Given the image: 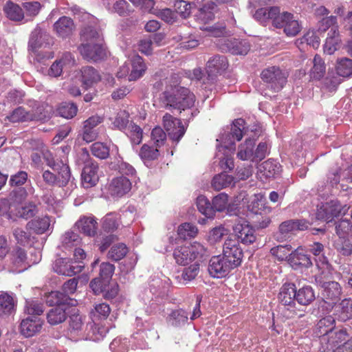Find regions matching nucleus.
Segmentation results:
<instances>
[{
    "label": "nucleus",
    "mask_w": 352,
    "mask_h": 352,
    "mask_svg": "<svg viewBox=\"0 0 352 352\" xmlns=\"http://www.w3.org/2000/svg\"><path fill=\"white\" fill-rule=\"evenodd\" d=\"M173 256L179 265H186L192 261L188 246L177 248L173 252Z\"/></svg>",
    "instance_id": "obj_47"
},
{
    "label": "nucleus",
    "mask_w": 352,
    "mask_h": 352,
    "mask_svg": "<svg viewBox=\"0 0 352 352\" xmlns=\"http://www.w3.org/2000/svg\"><path fill=\"white\" fill-rule=\"evenodd\" d=\"M163 125L168 132L169 138L177 142L180 140L186 132L181 120L173 117L169 113H166L163 116Z\"/></svg>",
    "instance_id": "obj_13"
},
{
    "label": "nucleus",
    "mask_w": 352,
    "mask_h": 352,
    "mask_svg": "<svg viewBox=\"0 0 352 352\" xmlns=\"http://www.w3.org/2000/svg\"><path fill=\"white\" fill-rule=\"evenodd\" d=\"M67 317L66 305H58L53 307L47 314V322L51 325H57L63 322Z\"/></svg>",
    "instance_id": "obj_30"
},
{
    "label": "nucleus",
    "mask_w": 352,
    "mask_h": 352,
    "mask_svg": "<svg viewBox=\"0 0 352 352\" xmlns=\"http://www.w3.org/2000/svg\"><path fill=\"white\" fill-rule=\"evenodd\" d=\"M348 338L349 335L345 329L338 330L334 329L327 336H324L323 338H321V343L327 344V348H328L329 346H333L342 343V342H344V343L349 342L347 340Z\"/></svg>",
    "instance_id": "obj_26"
},
{
    "label": "nucleus",
    "mask_w": 352,
    "mask_h": 352,
    "mask_svg": "<svg viewBox=\"0 0 352 352\" xmlns=\"http://www.w3.org/2000/svg\"><path fill=\"white\" fill-rule=\"evenodd\" d=\"M14 309L13 298L7 293L0 295V315L10 314Z\"/></svg>",
    "instance_id": "obj_49"
},
{
    "label": "nucleus",
    "mask_w": 352,
    "mask_h": 352,
    "mask_svg": "<svg viewBox=\"0 0 352 352\" xmlns=\"http://www.w3.org/2000/svg\"><path fill=\"white\" fill-rule=\"evenodd\" d=\"M336 318L342 322H345L352 318V302L348 299H344L336 306L335 309Z\"/></svg>",
    "instance_id": "obj_36"
},
{
    "label": "nucleus",
    "mask_w": 352,
    "mask_h": 352,
    "mask_svg": "<svg viewBox=\"0 0 352 352\" xmlns=\"http://www.w3.org/2000/svg\"><path fill=\"white\" fill-rule=\"evenodd\" d=\"M279 168L278 164L271 160L265 161L258 167L259 170L263 173L266 177H273L278 173Z\"/></svg>",
    "instance_id": "obj_55"
},
{
    "label": "nucleus",
    "mask_w": 352,
    "mask_h": 352,
    "mask_svg": "<svg viewBox=\"0 0 352 352\" xmlns=\"http://www.w3.org/2000/svg\"><path fill=\"white\" fill-rule=\"evenodd\" d=\"M336 70L339 76L350 77L352 76V59L346 57L338 58Z\"/></svg>",
    "instance_id": "obj_39"
},
{
    "label": "nucleus",
    "mask_w": 352,
    "mask_h": 352,
    "mask_svg": "<svg viewBox=\"0 0 352 352\" xmlns=\"http://www.w3.org/2000/svg\"><path fill=\"white\" fill-rule=\"evenodd\" d=\"M78 108L74 103L63 102L58 108V114L65 118L70 119L77 113Z\"/></svg>",
    "instance_id": "obj_56"
},
{
    "label": "nucleus",
    "mask_w": 352,
    "mask_h": 352,
    "mask_svg": "<svg viewBox=\"0 0 352 352\" xmlns=\"http://www.w3.org/2000/svg\"><path fill=\"white\" fill-rule=\"evenodd\" d=\"M295 296L298 303L303 306L310 305L316 298L314 291L309 285L303 286L298 290L296 289Z\"/></svg>",
    "instance_id": "obj_31"
},
{
    "label": "nucleus",
    "mask_w": 352,
    "mask_h": 352,
    "mask_svg": "<svg viewBox=\"0 0 352 352\" xmlns=\"http://www.w3.org/2000/svg\"><path fill=\"white\" fill-rule=\"evenodd\" d=\"M52 169L57 172L58 175H56L50 170H45L43 173L45 182L50 186H65L71 177L69 166L60 162V163L54 164Z\"/></svg>",
    "instance_id": "obj_6"
},
{
    "label": "nucleus",
    "mask_w": 352,
    "mask_h": 352,
    "mask_svg": "<svg viewBox=\"0 0 352 352\" xmlns=\"http://www.w3.org/2000/svg\"><path fill=\"white\" fill-rule=\"evenodd\" d=\"M111 312L110 307L105 302L98 303L94 306L91 310V314L94 320L107 318Z\"/></svg>",
    "instance_id": "obj_57"
},
{
    "label": "nucleus",
    "mask_w": 352,
    "mask_h": 352,
    "mask_svg": "<svg viewBox=\"0 0 352 352\" xmlns=\"http://www.w3.org/2000/svg\"><path fill=\"white\" fill-rule=\"evenodd\" d=\"M85 318V317L79 314H73L69 317V330L75 333L81 331L83 329Z\"/></svg>",
    "instance_id": "obj_63"
},
{
    "label": "nucleus",
    "mask_w": 352,
    "mask_h": 352,
    "mask_svg": "<svg viewBox=\"0 0 352 352\" xmlns=\"http://www.w3.org/2000/svg\"><path fill=\"white\" fill-rule=\"evenodd\" d=\"M69 298L66 294L58 291H53L45 295V301L49 306L66 305L69 303Z\"/></svg>",
    "instance_id": "obj_42"
},
{
    "label": "nucleus",
    "mask_w": 352,
    "mask_h": 352,
    "mask_svg": "<svg viewBox=\"0 0 352 352\" xmlns=\"http://www.w3.org/2000/svg\"><path fill=\"white\" fill-rule=\"evenodd\" d=\"M288 74L279 67L271 66L264 69L261 78L265 83L275 91H279L287 81Z\"/></svg>",
    "instance_id": "obj_8"
},
{
    "label": "nucleus",
    "mask_w": 352,
    "mask_h": 352,
    "mask_svg": "<svg viewBox=\"0 0 352 352\" xmlns=\"http://www.w3.org/2000/svg\"><path fill=\"white\" fill-rule=\"evenodd\" d=\"M188 319V315L187 312L182 309L173 311L168 317L169 322L175 327L184 324Z\"/></svg>",
    "instance_id": "obj_50"
},
{
    "label": "nucleus",
    "mask_w": 352,
    "mask_h": 352,
    "mask_svg": "<svg viewBox=\"0 0 352 352\" xmlns=\"http://www.w3.org/2000/svg\"><path fill=\"white\" fill-rule=\"evenodd\" d=\"M168 83L161 97L164 108L177 109L181 113L182 111L190 109L194 106L195 95L188 89L179 86V80L177 76H172Z\"/></svg>",
    "instance_id": "obj_3"
},
{
    "label": "nucleus",
    "mask_w": 352,
    "mask_h": 352,
    "mask_svg": "<svg viewBox=\"0 0 352 352\" xmlns=\"http://www.w3.org/2000/svg\"><path fill=\"white\" fill-rule=\"evenodd\" d=\"M234 184V177L226 173H221L215 175L212 180V187L215 190H221L232 186Z\"/></svg>",
    "instance_id": "obj_40"
},
{
    "label": "nucleus",
    "mask_w": 352,
    "mask_h": 352,
    "mask_svg": "<svg viewBox=\"0 0 352 352\" xmlns=\"http://www.w3.org/2000/svg\"><path fill=\"white\" fill-rule=\"evenodd\" d=\"M309 223L304 219H292L283 222L279 226V232L276 234L278 241H284L290 237L291 234L296 231H303L308 229Z\"/></svg>",
    "instance_id": "obj_11"
},
{
    "label": "nucleus",
    "mask_w": 352,
    "mask_h": 352,
    "mask_svg": "<svg viewBox=\"0 0 352 352\" xmlns=\"http://www.w3.org/2000/svg\"><path fill=\"white\" fill-rule=\"evenodd\" d=\"M288 261L293 266H302L309 267L312 265L310 257L304 253L301 247H298L291 252Z\"/></svg>",
    "instance_id": "obj_28"
},
{
    "label": "nucleus",
    "mask_w": 352,
    "mask_h": 352,
    "mask_svg": "<svg viewBox=\"0 0 352 352\" xmlns=\"http://www.w3.org/2000/svg\"><path fill=\"white\" fill-rule=\"evenodd\" d=\"M42 325L43 321L38 317H28L22 320L20 331L25 337L30 338L40 332Z\"/></svg>",
    "instance_id": "obj_18"
},
{
    "label": "nucleus",
    "mask_w": 352,
    "mask_h": 352,
    "mask_svg": "<svg viewBox=\"0 0 352 352\" xmlns=\"http://www.w3.org/2000/svg\"><path fill=\"white\" fill-rule=\"evenodd\" d=\"M216 6L215 3L213 1H207L197 10V13L195 14V20L199 23L206 26V24L213 19V11Z\"/></svg>",
    "instance_id": "obj_23"
},
{
    "label": "nucleus",
    "mask_w": 352,
    "mask_h": 352,
    "mask_svg": "<svg viewBox=\"0 0 352 352\" xmlns=\"http://www.w3.org/2000/svg\"><path fill=\"white\" fill-rule=\"evenodd\" d=\"M309 251L316 258L315 261L318 268L327 270L329 263L326 256H324V247L322 243L314 242L309 245Z\"/></svg>",
    "instance_id": "obj_24"
},
{
    "label": "nucleus",
    "mask_w": 352,
    "mask_h": 352,
    "mask_svg": "<svg viewBox=\"0 0 352 352\" xmlns=\"http://www.w3.org/2000/svg\"><path fill=\"white\" fill-rule=\"evenodd\" d=\"M131 69L130 72L128 66H122L117 74V76L118 78H124L128 76L129 81H135L144 75L146 69V66L143 58L140 56L134 55L132 56L131 58Z\"/></svg>",
    "instance_id": "obj_10"
},
{
    "label": "nucleus",
    "mask_w": 352,
    "mask_h": 352,
    "mask_svg": "<svg viewBox=\"0 0 352 352\" xmlns=\"http://www.w3.org/2000/svg\"><path fill=\"white\" fill-rule=\"evenodd\" d=\"M342 177V181H346V182H352V165L348 166L346 168L341 171L340 170H333L330 172L328 175V180L329 181L331 186H338L340 182V177Z\"/></svg>",
    "instance_id": "obj_29"
},
{
    "label": "nucleus",
    "mask_w": 352,
    "mask_h": 352,
    "mask_svg": "<svg viewBox=\"0 0 352 352\" xmlns=\"http://www.w3.org/2000/svg\"><path fill=\"white\" fill-rule=\"evenodd\" d=\"M131 188V183L126 177L114 178L109 187L111 195L122 197L126 194Z\"/></svg>",
    "instance_id": "obj_20"
},
{
    "label": "nucleus",
    "mask_w": 352,
    "mask_h": 352,
    "mask_svg": "<svg viewBox=\"0 0 352 352\" xmlns=\"http://www.w3.org/2000/svg\"><path fill=\"white\" fill-rule=\"evenodd\" d=\"M29 230H23L20 228H16L13 230V235L18 243L25 245L31 241V234L28 232Z\"/></svg>",
    "instance_id": "obj_64"
},
{
    "label": "nucleus",
    "mask_w": 352,
    "mask_h": 352,
    "mask_svg": "<svg viewBox=\"0 0 352 352\" xmlns=\"http://www.w3.org/2000/svg\"><path fill=\"white\" fill-rule=\"evenodd\" d=\"M316 282L321 289V295L324 300L329 301V303L331 304L340 300L342 292L338 282L327 280L322 275L316 276Z\"/></svg>",
    "instance_id": "obj_7"
},
{
    "label": "nucleus",
    "mask_w": 352,
    "mask_h": 352,
    "mask_svg": "<svg viewBox=\"0 0 352 352\" xmlns=\"http://www.w3.org/2000/svg\"><path fill=\"white\" fill-rule=\"evenodd\" d=\"M53 27L57 36L63 38L71 36L75 29L73 21L67 16L60 17L54 23Z\"/></svg>",
    "instance_id": "obj_21"
},
{
    "label": "nucleus",
    "mask_w": 352,
    "mask_h": 352,
    "mask_svg": "<svg viewBox=\"0 0 352 352\" xmlns=\"http://www.w3.org/2000/svg\"><path fill=\"white\" fill-rule=\"evenodd\" d=\"M295 19L294 15L288 12H280V8L278 7V13L275 15L272 25L276 28H280L284 30L287 28V24L290 23V21Z\"/></svg>",
    "instance_id": "obj_44"
},
{
    "label": "nucleus",
    "mask_w": 352,
    "mask_h": 352,
    "mask_svg": "<svg viewBox=\"0 0 352 352\" xmlns=\"http://www.w3.org/2000/svg\"><path fill=\"white\" fill-rule=\"evenodd\" d=\"M99 166L96 162L89 160L85 165L82 173V185L85 188H91L96 185L99 180Z\"/></svg>",
    "instance_id": "obj_16"
},
{
    "label": "nucleus",
    "mask_w": 352,
    "mask_h": 352,
    "mask_svg": "<svg viewBox=\"0 0 352 352\" xmlns=\"http://www.w3.org/2000/svg\"><path fill=\"white\" fill-rule=\"evenodd\" d=\"M120 217L116 213L107 214L103 219L102 228L105 231L113 232L116 230L120 225Z\"/></svg>",
    "instance_id": "obj_54"
},
{
    "label": "nucleus",
    "mask_w": 352,
    "mask_h": 352,
    "mask_svg": "<svg viewBox=\"0 0 352 352\" xmlns=\"http://www.w3.org/2000/svg\"><path fill=\"white\" fill-rule=\"evenodd\" d=\"M38 256L32 259L27 256L25 250L21 248H16L11 254V261L12 264L16 267H23L25 269L32 264L36 263L40 261V254Z\"/></svg>",
    "instance_id": "obj_19"
},
{
    "label": "nucleus",
    "mask_w": 352,
    "mask_h": 352,
    "mask_svg": "<svg viewBox=\"0 0 352 352\" xmlns=\"http://www.w3.org/2000/svg\"><path fill=\"white\" fill-rule=\"evenodd\" d=\"M228 63L225 56L215 55L206 64L207 82H214L218 74L226 70Z\"/></svg>",
    "instance_id": "obj_14"
},
{
    "label": "nucleus",
    "mask_w": 352,
    "mask_h": 352,
    "mask_svg": "<svg viewBox=\"0 0 352 352\" xmlns=\"http://www.w3.org/2000/svg\"><path fill=\"white\" fill-rule=\"evenodd\" d=\"M197 206L199 211L204 214L207 218H212L214 216V210L212 204L204 195L198 196L197 198Z\"/></svg>",
    "instance_id": "obj_46"
},
{
    "label": "nucleus",
    "mask_w": 352,
    "mask_h": 352,
    "mask_svg": "<svg viewBox=\"0 0 352 352\" xmlns=\"http://www.w3.org/2000/svg\"><path fill=\"white\" fill-rule=\"evenodd\" d=\"M245 122L243 119L239 118L236 119L232 125L230 139L236 140L239 141L242 139L243 135L247 134L248 129L245 126ZM230 144H234L232 140H230Z\"/></svg>",
    "instance_id": "obj_37"
},
{
    "label": "nucleus",
    "mask_w": 352,
    "mask_h": 352,
    "mask_svg": "<svg viewBox=\"0 0 352 352\" xmlns=\"http://www.w3.org/2000/svg\"><path fill=\"white\" fill-rule=\"evenodd\" d=\"M197 233V227L190 223H184L180 225L177 230L178 235L183 239L194 237Z\"/></svg>",
    "instance_id": "obj_59"
},
{
    "label": "nucleus",
    "mask_w": 352,
    "mask_h": 352,
    "mask_svg": "<svg viewBox=\"0 0 352 352\" xmlns=\"http://www.w3.org/2000/svg\"><path fill=\"white\" fill-rule=\"evenodd\" d=\"M188 250L192 261H195V262L199 263L201 259L208 256L207 248H205L204 245L197 241L190 244V245L188 246Z\"/></svg>",
    "instance_id": "obj_43"
},
{
    "label": "nucleus",
    "mask_w": 352,
    "mask_h": 352,
    "mask_svg": "<svg viewBox=\"0 0 352 352\" xmlns=\"http://www.w3.org/2000/svg\"><path fill=\"white\" fill-rule=\"evenodd\" d=\"M26 197V191L19 188L12 190L8 198L0 199V216L14 221L33 217L38 212V207L33 201L25 202Z\"/></svg>",
    "instance_id": "obj_1"
},
{
    "label": "nucleus",
    "mask_w": 352,
    "mask_h": 352,
    "mask_svg": "<svg viewBox=\"0 0 352 352\" xmlns=\"http://www.w3.org/2000/svg\"><path fill=\"white\" fill-rule=\"evenodd\" d=\"M80 72L82 84L85 88L91 87L102 80L98 71L91 66L82 67Z\"/></svg>",
    "instance_id": "obj_22"
},
{
    "label": "nucleus",
    "mask_w": 352,
    "mask_h": 352,
    "mask_svg": "<svg viewBox=\"0 0 352 352\" xmlns=\"http://www.w3.org/2000/svg\"><path fill=\"white\" fill-rule=\"evenodd\" d=\"M80 242V238L76 233L68 231L62 236V245L65 248H70L78 245Z\"/></svg>",
    "instance_id": "obj_60"
},
{
    "label": "nucleus",
    "mask_w": 352,
    "mask_h": 352,
    "mask_svg": "<svg viewBox=\"0 0 352 352\" xmlns=\"http://www.w3.org/2000/svg\"><path fill=\"white\" fill-rule=\"evenodd\" d=\"M128 252V248L124 243L113 245L108 252V257L115 261L122 259Z\"/></svg>",
    "instance_id": "obj_51"
},
{
    "label": "nucleus",
    "mask_w": 352,
    "mask_h": 352,
    "mask_svg": "<svg viewBox=\"0 0 352 352\" xmlns=\"http://www.w3.org/2000/svg\"><path fill=\"white\" fill-rule=\"evenodd\" d=\"M296 286L293 283H285L278 294L280 314L285 318H301L304 314L296 308Z\"/></svg>",
    "instance_id": "obj_5"
},
{
    "label": "nucleus",
    "mask_w": 352,
    "mask_h": 352,
    "mask_svg": "<svg viewBox=\"0 0 352 352\" xmlns=\"http://www.w3.org/2000/svg\"><path fill=\"white\" fill-rule=\"evenodd\" d=\"M25 312L29 315L40 316L44 312V306L37 300H27L25 305Z\"/></svg>",
    "instance_id": "obj_52"
},
{
    "label": "nucleus",
    "mask_w": 352,
    "mask_h": 352,
    "mask_svg": "<svg viewBox=\"0 0 352 352\" xmlns=\"http://www.w3.org/2000/svg\"><path fill=\"white\" fill-rule=\"evenodd\" d=\"M50 225V219L44 217L29 221L26 225V230H32L36 234H43L49 228Z\"/></svg>",
    "instance_id": "obj_41"
},
{
    "label": "nucleus",
    "mask_w": 352,
    "mask_h": 352,
    "mask_svg": "<svg viewBox=\"0 0 352 352\" xmlns=\"http://www.w3.org/2000/svg\"><path fill=\"white\" fill-rule=\"evenodd\" d=\"M82 43L78 50L82 56L88 61L96 62L106 56L102 45V36L100 31L94 27L85 28L81 34Z\"/></svg>",
    "instance_id": "obj_4"
},
{
    "label": "nucleus",
    "mask_w": 352,
    "mask_h": 352,
    "mask_svg": "<svg viewBox=\"0 0 352 352\" xmlns=\"http://www.w3.org/2000/svg\"><path fill=\"white\" fill-rule=\"evenodd\" d=\"M335 318L331 316H326L320 319L316 327L315 333L320 338L327 336L335 329Z\"/></svg>",
    "instance_id": "obj_27"
},
{
    "label": "nucleus",
    "mask_w": 352,
    "mask_h": 352,
    "mask_svg": "<svg viewBox=\"0 0 352 352\" xmlns=\"http://www.w3.org/2000/svg\"><path fill=\"white\" fill-rule=\"evenodd\" d=\"M129 114L125 110H121L118 112L112 124L114 128L119 130L124 129L129 123Z\"/></svg>",
    "instance_id": "obj_62"
},
{
    "label": "nucleus",
    "mask_w": 352,
    "mask_h": 352,
    "mask_svg": "<svg viewBox=\"0 0 352 352\" xmlns=\"http://www.w3.org/2000/svg\"><path fill=\"white\" fill-rule=\"evenodd\" d=\"M292 246L289 245H278L271 249L270 252L272 255L277 257L279 261L289 259L291 254Z\"/></svg>",
    "instance_id": "obj_61"
},
{
    "label": "nucleus",
    "mask_w": 352,
    "mask_h": 352,
    "mask_svg": "<svg viewBox=\"0 0 352 352\" xmlns=\"http://www.w3.org/2000/svg\"><path fill=\"white\" fill-rule=\"evenodd\" d=\"M313 67L310 70V76L316 80L321 79L325 74L326 66L320 56L316 54L313 60Z\"/></svg>",
    "instance_id": "obj_38"
},
{
    "label": "nucleus",
    "mask_w": 352,
    "mask_h": 352,
    "mask_svg": "<svg viewBox=\"0 0 352 352\" xmlns=\"http://www.w3.org/2000/svg\"><path fill=\"white\" fill-rule=\"evenodd\" d=\"M255 140L247 138L245 141L241 144L238 148L237 157L241 160H248L252 159L254 160V148Z\"/></svg>",
    "instance_id": "obj_35"
},
{
    "label": "nucleus",
    "mask_w": 352,
    "mask_h": 352,
    "mask_svg": "<svg viewBox=\"0 0 352 352\" xmlns=\"http://www.w3.org/2000/svg\"><path fill=\"white\" fill-rule=\"evenodd\" d=\"M236 239L228 238L223 245V256L235 268L241 265L243 258V250L239 242L249 245L256 241L255 230L246 223H237L233 228Z\"/></svg>",
    "instance_id": "obj_2"
},
{
    "label": "nucleus",
    "mask_w": 352,
    "mask_h": 352,
    "mask_svg": "<svg viewBox=\"0 0 352 352\" xmlns=\"http://www.w3.org/2000/svg\"><path fill=\"white\" fill-rule=\"evenodd\" d=\"M277 13L278 7L262 8L256 11L254 18L261 23L265 22L267 19L273 21Z\"/></svg>",
    "instance_id": "obj_48"
},
{
    "label": "nucleus",
    "mask_w": 352,
    "mask_h": 352,
    "mask_svg": "<svg viewBox=\"0 0 352 352\" xmlns=\"http://www.w3.org/2000/svg\"><path fill=\"white\" fill-rule=\"evenodd\" d=\"M93 155L100 159H107L109 155V148L100 142H96L91 146Z\"/></svg>",
    "instance_id": "obj_58"
},
{
    "label": "nucleus",
    "mask_w": 352,
    "mask_h": 352,
    "mask_svg": "<svg viewBox=\"0 0 352 352\" xmlns=\"http://www.w3.org/2000/svg\"><path fill=\"white\" fill-rule=\"evenodd\" d=\"M6 16L11 21H21L24 19V12L18 4L8 1L3 6Z\"/></svg>",
    "instance_id": "obj_34"
},
{
    "label": "nucleus",
    "mask_w": 352,
    "mask_h": 352,
    "mask_svg": "<svg viewBox=\"0 0 352 352\" xmlns=\"http://www.w3.org/2000/svg\"><path fill=\"white\" fill-rule=\"evenodd\" d=\"M7 118L12 122H19L35 120L37 116L32 111H28L23 107H19L12 111Z\"/></svg>",
    "instance_id": "obj_33"
},
{
    "label": "nucleus",
    "mask_w": 352,
    "mask_h": 352,
    "mask_svg": "<svg viewBox=\"0 0 352 352\" xmlns=\"http://www.w3.org/2000/svg\"><path fill=\"white\" fill-rule=\"evenodd\" d=\"M349 208L346 205L342 206L337 199H332L322 204L318 207L316 212V218L320 220L331 221L334 217L345 214Z\"/></svg>",
    "instance_id": "obj_9"
},
{
    "label": "nucleus",
    "mask_w": 352,
    "mask_h": 352,
    "mask_svg": "<svg viewBox=\"0 0 352 352\" xmlns=\"http://www.w3.org/2000/svg\"><path fill=\"white\" fill-rule=\"evenodd\" d=\"M226 44L228 50L234 54L245 55L250 49V44L245 41H228Z\"/></svg>",
    "instance_id": "obj_45"
},
{
    "label": "nucleus",
    "mask_w": 352,
    "mask_h": 352,
    "mask_svg": "<svg viewBox=\"0 0 352 352\" xmlns=\"http://www.w3.org/2000/svg\"><path fill=\"white\" fill-rule=\"evenodd\" d=\"M103 118L99 116H93L87 119L83 123L82 130V139L87 142L95 140L98 136L96 126L102 123Z\"/></svg>",
    "instance_id": "obj_17"
},
{
    "label": "nucleus",
    "mask_w": 352,
    "mask_h": 352,
    "mask_svg": "<svg viewBox=\"0 0 352 352\" xmlns=\"http://www.w3.org/2000/svg\"><path fill=\"white\" fill-rule=\"evenodd\" d=\"M234 267L223 255L212 256L209 262L208 272L214 278L225 277Z\"/></svg>",
    "instance_id": "obj_12"
},
{
    "label": "nucleus",
    "mask_w": 352,
    "mask_h": 352,
    "mask_svg": "<svg viewBox=\"0 0 352 352\" xmlns=\"http://www.w3.org/2000/svg\"><path fill=\"white\" fill-rule=\"evenodd\" d=\"M159 155V151L157 148H154L147 144H144L142 146L139 153L140 157L145 164L156 160Z\"/></svg>",
    "instance_id": "obj_53"
},
{
    "label": "nucleus",
    "mask_w": 352,
    "mask_h": 352,
    "mask_svg": "<svg viewBox=\"0 0 352 352\" xmlns=\"http://www.w3.org/2000/svg\"><path fill=\"white\" fill-rule=\"evenodd\" d=\"M52 40V37L46 31L37 27L32 32L30 45L32 48H38L42 47L44 44L50 45Z\"/></svg>",
    "instance_id": "obj_25"
},
{
    "label": "nucleus",
    "mask_w": 352,
    "mask_h": 352,
    "mask_svg": "<svg viewBox=\"0 0 352 352\" xmlns=\"http://www.w3.org/2000/svg\"><path fill=\"white\" fill-rule=\"evenodd\" d=\"M84 265L74 264L71 258H59L53 264L54 271L60 275L72 276L82 272Z\"/></svg>",
    "instance_id": "obj_15"
},
{
    "label": "nucleus",
    "mask_w": 352,
    "mask_h": 352,
    "mask_svg": "<svg viewBox=\"0 0 352 352\" xmlns=\"http://www.w3.org/2000/svg\"><path fill=\"white\" fill-rule=\"evenodd\" d=\"M78 230L87 236H94L97 230V222L94 217H84L76 223Z\"/></svg>",
    "instance_id": "obj_32"
}]
</instances>
